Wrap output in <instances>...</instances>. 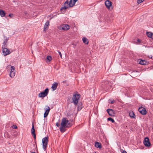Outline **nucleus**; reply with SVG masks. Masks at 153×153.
I'll use <instances>...</instances> for the list:
<instances>
[{"label": "nucleus", "mask_w": 153, "mask_h": 153, "mask_svg": "<svg viewBox=\"0 0 153 153\" xmlns=\"http://www.w3.org/2000/svg\"><path fill=\"white\" fill-rule=\"evenodd\" d=\"M48 109L46 110V111L44 114V117H46L48 115L50 110V108L49 107H48Z\"/></svg>", "instance_id": "2eb2a0df"}, {"label": "nucleus", "mask_w": 153, "mask_h": 153, "mask_svg": "<svg viewBox=\"0 0 153 153\" xmlns=\"http://www.w3.org/2000/svg\"><path fill=\"white\" fill-rule=\"evenodd\" d=\"M83 42L86 44H88V39L86 37H83L82 39Z\"/></svg>", "instance_id": "f3484780"}, {"label": "nucleus", "mask_w": 153, "mask_h": 153, "mask_svg": "<svg viewBox=\"0 0 153 153\" xmlns=\"http://www.w3.org/2000/svg\"><path fill=\"white\" fill-rule=\"evenodd\" d=\"M66 81H64L62 82V83H66Z\"/></svg>", "instance_id": "c9c22d12"}, {"label": "nucleus", "mask_w": 153, "mask_h": 153, "mask_svg": "<svg viewBox=\"0 0 153 153\" xmlns=\"http://www.w3.org/2000/svg\"><path fill=\"white\" fill-rule=\"evenodd\" d=\"M57 87H51L53 91H54L56 90Z\"/></svg>", "instance_id": "c756f323"}, {"label": "nucleus", "mask_w": 153, "mask_h": 153, "mask_svg": "<svg viewBox=\"0 0 153 153\" xmlns=\"http://www.w3.org/2000/svg\"><path fill=\"white\" fill-rule=\"evenodd\" d=\"M146 34L147 36L153 39V33L151 32H147Z\"/></svg>", "instance_id": "4468645a"}, {"label": "nucleus", "mask_w": 153, "mask_h": 153, "mask_svg": "<svg viewBox=\"0 0 153 153\" xmlns=\"http://www.w3.org/2000/svg\"><path fill=\"white\" fill-rule=\"evenodd\" d=\"M30 153H36V152H32Z\"/></svg>", "instance_id": "58836bf2"}, {"label": "nucleus", "mask_w": 153, "mask_h": 153, "mask_svg": "<svg viewBox=\"0 0 153 153\" xmlns=\"http://www.w3.org/2000/svg\"><path fill=\"white\" fill-rule=\"evenodd\" d=\"M78 0H74V2H76Z\"/></svg>", "instance_id": "e433bc0d"}, {"label": "nucleus", "mask_w": 153, "mask_h": 153, "mask_svg": "<svg viewBox=\"0 0 153 153\" xmlns=\"http://www.w3.org/2000/svg\"><path fill=\"white\" fill-rule=\"evenodd\" d=\"M48 137H45L43 138L42 139V143L43 145V149L44 150H45L46 149V147L48 145Z\"/></svg>", "instance_id": "20e7f679"}, {"label": "nucleus", "mask_w": 153, "mask_h": 153, "mask_svg": "<svg viewBox=\"0 0 153 153\" xmlns=\"http://www.w3.org/2000/svg\"><path fill=\"white\" fill-rule=\"evenodd\" d=\"M10 68V71L9 75L10 77H13L15 75V68L13 66H11L9 65L7 66V68Z\"/></svg>", "instance_id": "7ed1b4c3"}, {"label": "nucleus", "mask_w": 153, "mask_h": 153, "mask_svg": "<svg viewBox=\"0 0 153 153\" xmlns=\"http://www.w3.org/2000/svg\"><path fill=\"white\" fill-rule=\"evenodd\" d=\"M68 6H65L63 7H62L60 9V10H65L67 9L68 8Z\"/></svg>", "instance_id": "412c9836"}, {"label": "nucleus", "mask_w": 153, "mask_h": 153, "mask_svg": "<svg viewBox=\"0 0 153 153\" xmlns=\"http://www.w3.org/2000/svg\"><path fill=\"white\" fill-rule=\"evenodd\" d=\"M56 126L57 127H59V125L58 123H57L56 124Z\"/></svg>", "instance_id": "72a5a7b5"}, {"label": "nucleus", "mask_w": 153, "mask_h": 153, "mask_svg": "<svg viewBox=\"0 0 153 153\" xmlns=\"http://www.w3.org/2000/svg\"><path fill=\"white\" fill-rule=\"evenodd\" d=\"M109 101V102L111 104H113L114 102V100H111L110 99Z\"/></svg>", "instance_id": "cd10ccee"}, {"label": "nucleus", "mask_w": 153, "mask_h": 153, "mask_svg": "<svg viewBox=\"0 0 153 153\" xmlns=\"http://www.w3.org/2000/svg\"><path fill=\"white\" fill-rule=\"evenodd\" d=\"M95 146L97 148H99L100 149L102 148V145L100 143L96 142L95 143Z\"/></svg>", "instance_id": "ddd939ff"}, {"label": "nucleus", "mask_w": 153, "mask_h": 153, "mask_svg": "<svg viewBox=\"0 0 153 153\" xmlns=\"http://www.w3.org/2000/svg\"><path fill=\"white\" fill-rule=\"evenodd\" d=\"M122 153H127L125 150H123V151Z\"/></svg>", "instance_id": "f704fd0d"}, {"label": "nucleus", "mask_w": 153, "mask_h": 153, "mask_svg": "<svg viewBox=\"0 0 153 153\" xmlns=\"http://www.w3.org/2000/svg\"><path fill=\"white\" fill-rule=\"evenodd\" d=\"M48 88H46L43 91L41 92L39 94V97H44L48 95Z\"/></svg>", "instance_id": "39448f33"}, {"label": "nucleus", "mask_w": 153, "mask_h": 153, "mask_svg": "<svg viewBox=\"0 0 153 153\" xmlns=\"http://www.w3.org/2000/svg\"><path fill=\"white\" fill-rule=\"evenodd\" d=\"M138 111L140 113L143 115H146L147 113V111L146 109L143 107L139 108L138 109Z\"/></svg>", "instance_id": "1a4fd4ad"}, {"label": "nucleus", "mask_w": 153, "mask_h": 153, "mask_svg": "<svg viewBox=\"0 0 153 153\" xmlns=\"http://www.w3.org/2000/svg\"><path fill=\"white\" fill-rule=\"evenodd\" d=\"M146 63V62L145 61L141 60L140 62H139V63L141 65H143L145 64Z\"/></svg>", "instance_id": "4be33fe9"}, {"label": "nucleus", "mask_w": 153, "mask_h": 153, "mask_svg": "<svg viewBox=\"0 0 153 153\" xmlns=\"http://www.w3.org/2000/svg\"><path fill=\"white\" fill-rule=\"evenodd\" d=\"M5 12L2 10H0V15L1 17H4L5 15Z\"/></svg>", "instance_id": "dca6fc26"}, {"label": "nucleus", "mask_w": 153, "mask_h": 153, "mask_svg": "<svg viewBox=\"0 0 153 153\" xmlns=\"http://www.w3.org/2000/svg\"><path fill=\"white\" fill-rule=\"evenodd\" d=\"M107 119L108 120L111 121L112 123H114L115 122V121L114 119L111 118H108Z\"/></svg>", "instance_id": "5701e85b"}, {"label": "nucleus", "mask_w": 153, "mask_h": 153, "mask_svg": "<svg viewBox=\"0 0 153 153\" xmlns=\"http://www.w3.org/2000/svg\"><path fill=\"white\" fill-rule=\"evenodd\" d=\"M95 153H96V152H95Z\"/></svg>", "instance_id": "a19ab883"}, {"label": "nucleus", "mask_w": 153, "mask_h": 153, "mask_svg": "<svg viewBox=\"0 0 153 153\" xmlns=\"http://www.w3.org/2000/svg\"><path fill=\"white\" fill-rule=\"evenodd\" d=\"M80 98V95L77 92H76L74 93L72 99V102L75 105H77L79 100Z\"/></svg>", "instance_id": "f03ea898"}, {"label": "nucleus", "mask_w": 153, "mask_h": 153, "mask_svg": "<svg viewBox=\"0 0 153 153\" xmlns=\"http://www.w3.org/2000/svg\"><path fill=\"white\" fill-rule=\"evenodd\" d=\"M32 134L33 136L34 139L35 140L36 139V135L35 133Z\"/></svg>", "instance_id": "2f4dec72"}, {"label": "nucleus", "mask_w": 153, "mask_h": 153, "mask_svg": "<svg viewBox=\"0 0 153 153\" xmlns=\"http://www.w3.org/2000/svg\"><path fill=\"white\" fill-rule=\"evenodd\" d=\"M106 111L110 116L112 117L114 116V112L112 109H108Z\"/></svg>", "instance_id": "f8f14e48"}, {"label": "nucleus", "mask_w": 153, "mask_h": 153, "mask_svg": "<svg viewBox=\"0 0 153 153\" xmlns=\"http://www.w3.org/2000/svg\"><path fill=\"white\" fill-rule=\"evenodd\" d=\"M46 59L50 61L52 59L51 57L50 56H48L46 57Z\"/></svg>", "instance_id": "393cba45"}, {"label": "nucleus", "mask_w": 153, "mask_h": 153, "mask_svg": "<svg viewBox=\"0 0 153 153\" xmlns=\"http://www.w3.org/2000/svg\"><path fill=\"white\" fill-rule=\"evenodd\" d=\"M140 42L141 40L140 39H138L137 40V42H136V43L137 44H139L140 43Z\"/></svg>", "instance_id": "bb28decb"}, {"label": "nucleus", "mask_w": 153, "mask_h": 153, "mask_svg": "<svg viewBox=\"0 0 153 153\" xmlns=\"http://www.w3.org/2000/svg\"><path fill=\"white\" fill-rule=\"evenodd\" d=\"M76 2L74 1V0H70L69 2L68 0H67L64 3V4L65 5L67 4L68 5V6L69 7H72L75 4Z\"/></svg>", "instance_id": "423d86ee"}, {"label": "nucleus", "mask_w": 153, "mask_h": 153, "mask_svg": "<svg viewBox=\"0 0 153 153\" xmlns=\"http://www.w3.org/2000/svg\"><path fill=\"white\" fill-rule=\"evenodd\" d=\"M2 48L3 49V54L4 56H6L10 53V51L7 48H5L4 47V48L3 46L2 47Z\"/></svg>", "instance_id": "9b49d317"}, {"label": "nucleus", "mask_w": 153, "mask_h": 153, "mask_svg": "<svg viewBox=\"0 0 153 153\" xmlns=\"http://www.w3.org/2000/svg\"><path fill=\"white\" fill-rule=\"evenodd\" d=\"M149 140L148 137H146L145 138L143 143L146 146L149 147L150 146L151 144Z\"/></svg>", "instance_id": "9d476101"}, {"label": "nucleus", "mask_w": 153, "mask_h": 153, "mask_svg": "<svg viewBox=\"0 0 153 153\" xmlns=\"http://www.w3.org/2000/svg\"><path fill=\"white\" fill-rule=\"evenodd\" d=\"M129 115L132 118H134L135 117V115L132 111L129 112Z\"/></svg>", "instance_id": "a211bd4d"}, {"label": "nucleus", "mask_w": 153, "mask_h": 153, "mask_svg": "<svg viewBox=\"0 0 153 153\" xmlns=\"http://www.w3.org/2000/svg\"><path fill=\"white\" fill-rule=\"evenodd\" d=\"M0 153H1V152H0Z\"/></svg>", "instance_id": "ea45409f"}, {"label": "nucleus", "mask_w": 153, "mask_h": 153, "mask_svg": "<svg viewBox=\"0 0 153 153\" xmlns=\"http://www.w3.org/2000/svg\"><path fill=\"white\" fill-rule=\"evenodd\" d=\"M105 4L107 8L108 9H112L113 7L112 6V2L111 1L108 0H107L105 2Z\"/></svg>", "instance_id": "0eeeda50"}, {"label": "nucleus", "mask_w": 153, "mask_h": 153, "mask_svg": "<svg viewBox=\"0 0 153 153\" xmlns=\"http://www.w3.org/2000/svg\"><path fill=\"white\" fill-rule=\"evenodd\" d=\"M145 0H137V3L138 4H140L143 2Z\"/></svg>", "instance_id": "a878e982"}, {"label": "nucleus", "mask_w": 153, "mask_h": 153, "mask_svg": "<svg viewBox=\"0 0 153 153\" xmlns=\"http://www.w3.org/2000/svg\"><path fill=\"white\" fill-rule=\"evenodd\" d=\"M31 133L32 134L35 133V130L34 129V125L33 123L32 124V127L31 130Z\"/></svg>", "instance_id": "6ab92c4d"}, {"label": "nucleus", "mask_w": 153, "mask_h": 153, "mask_svg": "<svg viewBox=\"0 0 153 153\" xmlns=\"http://www.w3.org/2000/svg\"><path fill=\"white\" fill-rule=\"evenodd\" d=\"M49 22H47L45 23L44 28V30L45 31V30L48 27L49 25Z\"/></svg>", "instance_id": "aec40b11"}, {"label": "nucleus", "mask_w": 153, "mask_h": 153, "mask_svg": "<svg viewBox=\"0 0 153 153\" xmlns=\"http://www.w3.org/2000/svg\"><path fill=\"white\" fill-rule=\"evenodd\" d=\"M13 14H10L9 15V16L10 17H12V16H13Z\"/></svg>", "instance_id": "473e14b6"}, {"label": "nucleus", "mask_w": 153, "mask_h": 153, "mask_svg": "<svg viewBox=\"0 0 153 153\" xmlns=\"http://www.w3.org/2000/svg\"><path fill=\"white\" fill-rule=\"evenodd\" d=\"M134 73V72H132V73H131V74H133V73Z\"/></svg>", "instance_id": "4c0bfd02"}, {"label": "nucleus", "mask_w": 153, "mask_h": 153, "mask_svg": "<svg viewBox=\"0 0 153 153\" xmlns=\"http://www.w3.org/2000/svg\"><path fill=\"white\" fill-rule=\"evenodd\" d=\"M57 52H58L60 57L61 58H62V54H61V52L59 51H58Z\"/></svg>", "instance_id": "7c9ffc66"}, {"label": "nucleus", "mask_w": 153, "mask_h": 153, "mask_svg": "<svg viewBox=\"0 0 153 153\" xmlns=\"http://www.w3.org/2000/svg\"><path fill=\"white\" fill-rule=\"evenodd\" d=\"M61 124L60 130L61 132L62 133L65 131V128H69L72 126L71 124L69 122L66 118H63L62 120Z\"/></svg>", "instance_id": "f257e3e1"}, {"label": "nucleus", "mask_w": 153, "mask_h": 153, "mask_svg": "<svg viewBox=\"0 0 153 153\" xmlns=\"http://www.w3.org/2000/svg\"><path fill=\"white\" fill-rule=\"evenodd\" d=\"M12 128L13 129H16L17 128V127L16 125H13L12 126Z\"/></svg>", "instance_id": "c85d7f7f"}, {"label": "nucleus", "mask_w": 153, "mask_h": 153, "mask_svg": "<svg viewBox=\"0 0 153 153\" xmlns=\"http://www.w3.org/2000/svg\"><path fill=\"white\" fill-rule=\"evenodd\" d=\"M59 85H59V83L55 82L52 84V86H57Z\"/></svg>", "instance_id": "b1692460"}, {"label": "nucleus", "mask_w": 153, "mask_h": 153, "mask_svg": "<svg viewBox=\"0 0 153 153\" xmlns=\"http://www.w3.org/2000/svg\"><path fill=\"white\" fill-rule=\"evenodd\" d=\"M69 28V26L68 25H63L60 26L59 27V29L60 30H66Z\"/></svg>", "instance_id": "6e6552de"}]
</instances>
